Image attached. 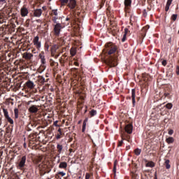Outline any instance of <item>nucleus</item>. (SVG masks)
<instances>
[{"instance_id":"nucleus-1","label":"nucleus","mask_w":179,"mask_h":179,"mask_svg":"<svg viewBox=\"0 0 179 179\" xmlns=\"http://www.w3.org/2000/svg\"><path fill=\"white\" fill-rule=\"evenodd\" d=\"M117 61V56H110L109 58L105 61V62L106 65H108V66H110V68H114L115 66H117V65H118Z\"/></svg>"},{"instance_id":"nucleus-2","label":"nucleus","mask_w":179,"mask_h":179,"mask_svg":"<svg viewBox=\"0 0 179 179\" xmlns=\"http://www.w3.org/2000/svg\"><path fill=\"white\" fill-rule=\"evenodd\" d=\"M106 51H108V55L114 54L117 51V46L113 45L111 43H108L105 45Z\"/></svg>"},{"instance_id":"nucleus-3","label":"nucleus","mask_w":179,"mask_h":179,"mask_svg":"<svg viewBox=\"0 0 179 179\" xmlns=\"http://www.w3.org/2000/svg\"><path fill=\"white\" fill-rule=\"evenodd\" d=\"M61 29H62V25L60 23H57L54 25V34L58 37L61 33Z\"/></svg>"},{"instance_id":"nucleus-4","label":"nucleus","mask_w":179,"mask_h":179,"mask_svg":"<svg viewBox=\"0 0 179 179\" xmlns=\"http://www.w3.org/2000/svg\"><path fill=\"white\" fill-rule=\"evenodd\" d=\"M3 112L4 114V117L6 120H7L9 124H13V120L9 117V113L8 112V109L3 108Z\"/></svg>"},{"instance_id":"nucleus-5","label":"nucleus","mask_w":179,"mask_h":179,"mask_svg":"<svg viewBox=\"0 0 179 179\" xmlns=\"http://www.w3.org/2000/svg\"><path fill=\"white\" fill-rule=\"evenodd\" d=\"M24 166H26V156L22 157L18 164V169H20V170H23Z\"/></svg>"},{"instance_id":"nucleus-6","label":"nucleus","mask_w":179,"mask_h":179,"mask_svg":"<svg viewBox=\"0 0 179 179\" xmlns=\"http://www.w3.org/2000/svg\"><path fill=\"white\" fill-rule=\"evenodd\" d=\"M38 40H40V38L38 36H36L33 40V43L36 48L40 50V48H41V42L38 41Z\"/></svg>"},{"instance_id":"nucleus-7","label":"nucleus","mask_w":179,"mask_h":179,"mask_svg":"<svg viewBox=\"0 0 179 179\" xmlns=\"http://www.w3.org/2000/svg\"><path fill=\"white\" fill-rule=\"evenodd\" d=\"M43 14V10L41 8H37L34 10L33 15L35 17H40L41 15Z\"/></svg>"},{"instance_id":"nucleus-8","label":"nucleus","mask_w":179,"mask_h":179,"mask_svg":"<svg viewBox=\"0 0 179 179\" xmlns=\"http://www.w3.org/2000/svg\"><path fill=\"white\" fill-rule=\"evenodd\" d=\"M67 6H69L70 9H75L76 7V0H69Z\"/></svg>"},{"instance_id":"nucleus-9","label":"nucleus","mask_w":179,"mask_h":179,"mask_svg":"<svg viewBox=\"0 0 179 179\" xmlns=\"http://www.w3.org/2000/svg\"><path fill=\"white\" fill-rule=\"evenodd\" d=\"M125 131L127 134H132V130L134 129V127L131 124H128L124 127Z\"/></svg>"},{"instance_id":"nucleus-10","label":"nucleus","mask_w":179,"mask_h":179,"mask_svg":"<svg viewBox=\"0 0 179 179\" xmlns=\"http://www.w3.org/2000/svg\"><path fill=\"white\" fill-rule=\"evenodd\" d=\"M29 113H32L34 114H36V113L38 112V108L36 105H33L29 108Z\"/></svg>"},{"instance_id":"nucleus-11","label":"nucleus","mask_w":179,"mask_h":179,"mask_svg":"<svg viewBox=\"0 0 179 179\" xmlns=\"http://www.w3.org/2000/svg\"><path fill=\"white\" fill-rule=\"evenodd\" d=\"M27 15H29V10H27V8H26V7H23L21 8V16L22 17H24L26 16H27Z\"/></svg>"},{"instance_id":"nucleus-12","label":"nucleus","mask_w":179,"mask_h":179,"mask_svg":"<svg viewBox=\"0 0 179 179\" xmlns=\"http://www.w3.org/2000/svg\"><path fill=\"white\" fill-rule=\"evenodd\" d=\"M33 57V54L29 53V52H24L23 53L22 58H24V59H31Z\"/></svg>"},{"instance_id":"nucleus-13","label":"nucleus","mask_w":179,"mask_h":179,"mask_svg":"<svg viewBox=\"0 0 179 179\" xmlns=\"http://www.w3.org/2000/svg\"><path fill=\"white\" fill-rule=\"evenodd\" d=\"M26 86L27 87H28V89H34V83H33V81L31 80H28L26 83Z\"/></svg>"},{"instance_id":"nucleus-14","label":"nucleus","mask_w":179,"mask_h":179,"mask_svg":"<svg viewBox=\"0 0 179 179\" xmlns=\"http://www.w3.org/2000/svg\"><path fill=\"white\" fill-rule=\"evenodd\" d=\"M58 48H59V46H58V45H54L52 47L51 49V55L54 57V55H55V52H57V50H58Z\"/></svg>"},{"instance_id":"nucleus-15","label":"nucleus","mask_w":179,"mask_h":179,"mask_svg":"<svg viewBox=\"0 0 179 179\" xmlns=\"http://www.w3.org/2000/svg\"><path fill=\"white\" fill-rule=\"evenodd\" d=\"M38 82H40V83H41L42 85H44V83L48 82V78L45 79L43 76H39Z\"/></svg>"},{"instance_id":"nucleus-16","label":"nucleus","mask_w":179,"mask_h":179,"mask_svg":"<svg viewBox=\"0 0 179 179\" xmlns=\"http://www.w3.org/2000/svg\"><path fill=\"white\" fill-rule=\"evenodd\" d=\"M38 57L41 59V64H45V56L44 55V52H42L41 53H40Z\"/></svg>"},{"instance_id":"nucleus-17","label":"nucleus","mask_w":179,"mask_h":179,"mask_svg":"<svg viewBox=\"0 0 179 179\" xmlns=\"http://www.w3.org/2000/svg\"><path fill=\"white\" fill-rule=\"evenodd\" d=\"M171 2H173V0L167 1L166 6L165 7L166 12H168L169 9H170V6L171 5Z\"/></svg>"},{"instance_id":"nucleus-18","label":"nucleus","mask_w":179,"mask_h":179,"mask_svg":"<svg viewBox=\"0 0 179 179\" xmlns=\"http://www.w3.org/2000/svg\"><path fill=\"white\" fill-rule=\"evenodd\" d=\"M59 169H66L68 164L66 162H61L59 165Z\"/></svg>"},{"instance_id":"nucleus-19","label":"nucleus","mask_w":179,"mask_h":179,"mask_svg":"<svg viewBox=\"0 0 179 179\" xmlns=\"http://www.w3.org/2000/svg\"><path fill=\"white\" fill-rule=\"evenodd\" d=\"M57 149L58 153L61 154L62 153V149H64V147L62 146V145L57 144Z\"/></svg>"},{"instance_id":"nucleus-20","label":"nucleus","mask_w":179,"mask_h":179,"mask_svg":"<svg viewBox=\"0 0 179 179\" xmlns=\"http://www.w3.org/2000/svg\"><path fill=\"white\" fill-rule=\"evenodd\" d=\"M70 54L72 57L76 55V49L75 48H71L70 50Z\"/></svg>"},{"instance_id":"nucleus-21","label":"nucleus","mask_w":179,"mask_h":179,"mask_svg":"<svg viewBox=\"0 0 179 179\" xmlns=\"http://www.w3.org/2000/svg\"><path fill=\"white\" fill-rule=\"evenodd\" d=\"M131 99L133 104H135V89L131 90Z\"/></svg>"},{"instance_id":"nucleus-22","label":"nucleus","mask_w":179,"mask_h":179,"mask_svg":"<svg viewBox=\"0 0 179 179\" xmlns=\"http://www.w3.org/2000/svg\"><path fill=\"white\" fill-rule=\"evenodd\" d=\"M166 143H169V145H170V143H173L174 142V138L169 137L166 139Z\"/></svg>"},{"instance_id":"nucleus-23","label":"nucleus","mask_w":179,"mask_h":179,"mask_svg":"<svg viewBox=\"0 0 179 179\" xmlns=\"http://www.w3.org/2000/svg\"><path fill=\"white\" fill-rule=\"evenodd\" d=\"M164 164H165L166 169H169L171 167V166L170 165V160H169V159L165 160Z\"/></svg>"},{"instance_id":"nucleus-24","label":"nucleus","mask_w":179,"mask_h":179,"mask_svg":"<svg viewBox=\"0 0 179 179\" xmlns=\"http://www.w3.org/2000/svg\"><path fill=\"white\" fill-rule=\"evenodd\" d=\"M131 3H132V1L124 0V6H126V8H128V6H130Z\"/></svg>"},{"instance_id":"nucleus-25","label":"nucleus","mask_w":179,"mask_h":179,"mask_svg":"<svg viewBox=\"0 0 179 179\" xmlns=\"http://www.w3.org/2000/svg\"><path fill=\"white\" fill-rule=\"evenodd\" d=\"M14 115H15V119L19 118V109H17V108L14 109Z\"/></svg>"},{"instance_id":"nucleus-26","label":"nucleus","mask_w":179,"mask_h":179,"mask_svg":"<svg viewBox=\"0 0 179 179\" xmlns=\"http://www.w3.org/2000/svg\"><path fill=\"white\" fill-rule=\"evenodd\" d=\"M117 160H115L114 162V166H113V173L115 176V174H117Z\"/></svg>"},{"instance_id":"nucleus-27","label":"nucleus","mask_w":179,"mask_h":179,"mask_svg":"<svg viewBox=\"0 0 179 179\" xmlns=\"http://www.w3.org/2000/svg\"><path fill=\"white\" fill-rule=\"evenodd\" d=\"M6 3V0H0V8H3Z\"/></svg>"},{"instance_id":"nucleus-28","label":"nucleus","mask_w":179,"mask_h":179,"mask_svg":"<svg viewBox=\"0 0 179 179\" xmlns=\"http://www.w3.org/2000/svg\"><path fill=\"white\" fill-rule=\"evenodd\" d=\"M142 152V150L139 149V148H137L134 150V153L136 155V156H139V155H141Z\"/></svg>"},{"instance_id":"nucleus-29","label":"nucleus","mask_w":179,"mask_h":179,"mask_svg":"<svg viewBox=\"0 0 179 179\" xmlns=\"http://www.w3.org/2000/svg\"><path fill=\"white\" fill-rule=\"evenodd\" d=\"M146 167H151L152 168L155 166V162H150L145 164Z\"/></svg>"},{"instance_id":"nucleus-30","label":"nucleus","mask_w":179,"mask_h":179,"mask_svg":"<svg viewBox=\"0 0 179 179\" xmlns=\"http://www.w3.org/2000/svg\"><path fill=\"white\" fill-rule=\"evenodd\" d=\"M58 132L59 133V134L57 135L56 138L57 139H61V135H62V131H61V129H58Z\"/></svg>"},{"instance_id":"nucleus-31","label":"nucleus","mask_w":179,"mask_h":179,"mask_svg":"<svg viewBox=\"0 0 179 179\" xmlns=\"http://www.w3.org/2000/svg\"><path fill=\"white\" fill-rule=\"evenodd\" d=\"M97 114V111L94 110H92L90 111V115L91 117H94V115H96Z\"/></svg>"},{"instance_id":"nucleus-32","label":"nucleus","mask_w":179,"mask_h":179,"mask_svg":"<svg viewBox=\"0 0 179 179\" xmlns=\"http://www.w3.org/2000/svg\"><path fill=\"white\" fill-rule=\"evenodd\" d=\"M62 5H66V3H69V0H59Z\"/></svg>"},{"instance_id":"nucleus-33","label":"nucleus","mask_w":179,"mask_h":179,"mask_svg":"<svg viewBox=\"0 0 179 179\" xmlns=\"http://www.w3.org/2000/svg\"><path fill=\"white\" fill-rule=\"evenodd\" d=\"M177 14H173L172 16H171V19L172 20H173V22H176L177 20Z\"/></svg>"},{"instance_id":"nucleus-34","label":"nucleus","mask_w":179,"mask_h":179,"mask_svg":"<svg viewBox=\"0 0 179 179\" xmlns=\"http://www.w3.org/2000/svg\"><path fill=\"white\" fill-rule=\"evenodd\" d=\"M166 108H168L169 110H171V108H173V104H171V103H167V104L166 105Z\"/></svg>"},{"instance_id":"nucleus-35","label":"nucleus","mask_w":179,"mask_h":179,"mask_svg":"<svg viewBox=\"0 0 179 179\" xmlns=\"http://www.w3.org/2000/svg\"><path fill=\"white\" fill-rule=\"evenodd\" d=\"M52 12L55 15V16H58V10L55 9V10H52Z\"/></svg>"},{"instance_id":"nucleus-36","label":"nucleus","mask_w":179,"mask_h":179,"mask_svg":"<svg viewBox=\"0 0 179 179\" xmlns=\"http://www.w3.org/2000/svg\"><path fill=\"white\" fill-rule=\"evenodd\" d=\"M162 65L166 66L167 65V61L166 59L162 60Z\"/></svg>"},{"instance_id":"nucleus-37","label":"nucleus","mask_w":179,"mask_h":179,"mask_svg":"<svg viewBox=\"0 0 179 179\" xmlns=\"http://www.w3.org/2000/svg\"><path fill=\"white\" fill-rule=\"evenodd\" d=\"M125 40H127V34H124V35H123V38H122V43H124V41H125Z\"/></svg>"},{"instance_id":"nucleus-38","label":"nucleus","mask_w":179,"mask_h":179,"mask_svg":"<svg viewBox=\"0 0 179 179\" xmlns=\"http://www.w3.org/2000/svg\"><path fill=\"white\" fill-rule=\"evenodd\" d=\"M57 20H58V17H53L52 21H53L54 23H55L56 24H57V23H58V22H57Z\"/></svg>"},{"instance_id":"nucleus-39","label":"nucleus","mask_w":179,"mask_h":179,"mask_svg":"<svg viewBox=\"0 0 179 179\" xmlns=\"http://www.w3.org/2000/svg\"><path fill=\"white\" fill-rule=\"evenodd\" d=\"M168 134H169V135H173V134H174V130L170 129V130L168 131Z\"/></svg>"},{"instance_id":"nucleus-40","label":"nucleus","mask_w":179,"mask_h":179,"mask_svg":"<svg viewBox=\"0 0 179 179\" xmlns=\"http://www.w3.org/2000/svg\"><path fill=\"white\" fill-rule=\"evenodd\" d=\"M53 125H55V127H59V125H58V120L55 121Z\"/></svg>"},{"instance_id":"nucleus-41","label":"nucleus","mask_w":179,"mask_h":179,"mask_svg":"<svg viewBox=\"0 0 179 179\" xmlns=\"http://www.w3.org/2000/svg\"><path fill=\"white\" fill-rule=\"evenodd\" d=\"M58 175L61 176L62 177H64V176H65V173H64V172H58Z\"/></svg>"},{"instance_id":"nucleus-42","label":"nucleus","mask_w":179,"mask_h":179,"mask_svg":"<svg viewBox=\"0 0 179 179\" xmlns=\"http://www.w3.org/2000/svg\"><path fill=\"white\" fill-rule=\"evenodd\" d=\"M124 143V141H119V143H118V146L120 147V146H122V144Z\"/></svg>"},{"instance_id":"nucleus-43","label":"nucleus","mask_w":179,"mask_h":179,"mask_svg":"<svg viewBox=\"0 0 179 179\" xmlns=\"http://www.w3.org/2000/svg\"><path fill=\"white\" fill-rule=\"evenodd\" d=\"M85 179H90V174L86 173V175H85Z\"/></svg>"},{"instance_id":"nucleus-44","label":"nucleus","mask_w":179,"mask_h":179,"mask_svg":"<svg viewBox=\"0 0 179 179\" xmlns=\"http://www.w3.org/2000/svg\"><path fill=\"white\" fill-rule=\"evenodd\" d=\"M129 31L128 30V29L127 28H125L124 29V34H128V32H129Z\"/></svg>"},{"instance_id":"nucleus-45","label":"nucleus","mask_w":179,"mask_h":179,"mask_svg":"<svg viewBox=\"0 0 179 179\" xmlns=\"http://www.w3.org/2000/svg\"><path fill=\"white\" fill-rule=\"evenodd\" d=\"M164 96H165V97H169V96H170V93H169V92H165V93H164Z\"/></svg>"},{"instance_id":"nucleus-46","label":"nucleus","mask_w":179,"mask_h":179,"mask_svg":"<svg viewBox=\"0 0 179 179\" xmlns=\"http://www.w3.org/2000/svg\"><path fill=\"white\" fill-rule=\"evenodd\" d=\"M176 73L177 75H179V66H177V69H176Z\"/></svg>"},{"instance_id":"nucleus-47","label":"nucleus","mask_w":179,"mask_h":179,"mask_svg":"<svg viewBox=\"0 0 179 179\" xmlns=\"http://www.w3.org/2000/svg\"><path fill=\"white\" fill-rule=\"evenodd\" d=\"M83 127L86 128V121L83 122Z\"/></svg>"},{"instance_id":"nucleus-48","label":"nucleus","mask_w":179,"mask_h":179,"mask_svg":"<svg viewBox=\"0 0 179 179\" xmlns=\"http://www.w3.org/2000/svg\"><path fill=\"white\" fill-rule=\"evenodd\" d=\"M94 142H95L96 143H99V139H97V138H94Z\"/></svg>"},{"instance_id":"nucleus-49","label":"nucleus","mask_w":179,"mask_h":179,"mask_svg":"<svg viewBox=\"0 0 179 179\" xmlns=\"http://www.w3.org/2000/svg\"><path fill=\"white\" fill-rule=\"evenodd\" d=\"M74 65H76V66H79V63L75 62H74Z\"/></svg>"},{"instance_id":"nucleus-50","label":"nucleus","mask_w":179,"mask_h":179,"mask_svg":"<svg viewBox=\"0 0 179 179\" xmlns=\"http://www.w3.org/2000/svg\"><path fill=\"white\" fill-rule=\"evenodd\" d=\"M85 129H86V127H83L82 132H85Z\"/></svg>"},{"instance_id":"nucleus-51","label":"nucleus","mask_w":179,"mask_h":179,"mask_svg":"<svg viewBox=\"0 0 179 179\" xmlns=\"http://www.w3.org/2000/svg\"><path fill=\"white\" fill-rule=\"evenodd\" d=\"M42 8L43 9V10H45V9H47V7L43 6Z\"/></svg>"},{"instance_id":"nucleus-52","label":"nucleus","mask_w":179,"mask_h":179,"mask_svg":"<svg viewBox=\"0 0 179 179\" xmlns=\"http://www.w3.org/2000/svg\"><path fill=\"white\" fill-rule=\"evenodd\" d=\"M146 29H147V27H145L144 28H143V31H145V30H146Z\"/></svg>"},{"instance_id":"nucleus-53","label":"nucleus","mask_w":179,"mask_h":179,"mask_svg":"<svg viewBox=\"0 0 179 179\" xmlns=\"http://www.w3.org/2000/svg\"><path fill=\"white\" fill-rule=\"evenodd\" d=\"M15 23H17V24H19V22H17V20L15 21Z\"/></svg>"},{"instance_id":"nucleus-54","label":"nucleus","mask_w":179,"mask_h":179,"mask_svg":"<svg viewBox=\"0 0 179 179\" xmlns=\"http://www.w3.org/2000/svg\"><path fill=\"white\" fill-rule=\"evenodd\" d=\"M84 121H85V123L87 122V119H85Z\"/></svg>"},{"instance_id":"nucleus-55","label":"nucleus","mask_w":179,"mask_h":179,"mask_svg":"<svg viewBox=\"0 0 179 179\" xmlns=\"http://www.w3.org/2000/svg\"><path fill=\"white\" fill-rule=\"evenodd\" d=\"M31 103V101H28V104H30Z\"/></svg>"},{"instance_id":"nucleus-56","label":"nucleus","mask_w":179,"mask_h":179,"mask_svg":"<svg viewBox=\"0 0 179 179\" xmlns=\"http://www.w3.org/2000/svg\"><path fill=\"white\" fill-rule=\"evenodd\" d=\"M148 11L150 10V8H148Z\"/></svg>"},{"instance_id":"nucleus-57","label":"nucleus","mask_w":179,"mask_h":179,"mask_svg":"<svg viewBox=\"0 0 179 179\" xmlns=\"http://www.w3.org/2000/svg\"><path fill=\"white\" fill-rule=\"evenodd\" d=\"M122 139L124 140V136H122Z\"/></svg>"},{"instance_id":"nucleus-58","label":"nucleus","mask_w":179,"mask_h":179,"mask_svg":"<svg viewBox=\"0 0 179 179\" xmlns=\"http://www.w3.org/2000/svg\"><path fill=\"white\" fill-rule=\"evenodd\" d=\"M145 13H146V10H144Z\"/></svg>"},{"instance_id":"nucleus-59","label":"nucleus","mask_w":179,"mask_h":179,"mask_svg":"<svg viewBox=\"0 0 179 179\" xmlns=\"http://www.w3.org/2000/svg\"><path fill=\"white\" fill-rule=\"evenodd\" d=\"M66 20H69V18H66Z\"/></svg>"},{"instance_id":"nucleus-60","label":"nucleus","mask_w":179,"mask_h":179,"mask_svg":"<svg viewBox=\"0 0 179 179\" xmlns=\"http://www.w3.org/2000/svg\"><path fill=\"white\" fill-rule=\"evenodd\" d=\"M94 146H96V143H94Z\"/></svg>"},{"instance_id":"nucleus-61","label":"nucleus","mask_w":179,"mask_h":179,"mask_svg":"<svg viewBox=\"0 0 179 179\" xmlns=\"http://www.w3.org/2000/svg\"><path fill=\"white\" fill-rule=\"evenodd\" d=\"M24 145L26 146V143H24Z\"/></svg>"},{"instance_id":"nucleus-62","label":"nucleus","mask_w":179,"mask_h":179,"mask_svg":"<svg viewBox=\"0 0 179 179\" xmlns=\"http://www.w3.org/2000/svg\"><path fill=\"white\" fill-rule=\"evenodd\" d=\"M178 33H179V30H178Z\"/></svg>"},{"instance_id":"nucleus-63","label":"nucleus","mask_w":179,"mask_h":179,"mask_svg":"<svg viewBox=\"0 0 179 179\" xmlns=\"http://www.w3.org/2000/svg\"><path fill=\"white\" fill-rule=\"evenodd\" d=\"M49 1H51V0H49Z\"/></svg>"}]
</instances>
